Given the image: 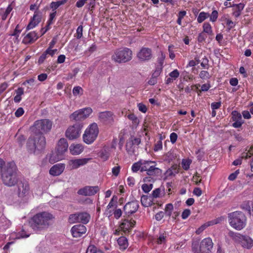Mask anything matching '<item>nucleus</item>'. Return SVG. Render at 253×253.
Masks as SVG:
<instances>
[{"label": "nucleus", "instance_id": "f257e3e1", "mask_svg": "<svg viewBox=\"0 0 253 253\" xmlns=\"http://www.w3.org/2000/svg\"><path fill=\"white\" fill-rule=\"evenodd\" d=\"M52 126V122L48 119H42L35 122L31 127L32 134L27 142V147L30 153L38 154L44 149L46 140L43 133L49 132Z\"/></svg>", "mask_w": 253, "mask_h": 253}, {"label": "nucleus", "instance_id": "f03ea898", "mask_svg": "<svg viewBox=\"0 0 253 253\" xmlns=\"http://www.w3.org/2000/svg\"><path fill=\"white\" fill-rule=\"evenodd\" d=\"M54 219V215L47 211H42L34 215L29 221L31 228L36 233L47 229Z\"/></svg>", "mask_w": 253, "mask_h": 253}, {"label": "nucleus", "instance_id": "7ed1b4c3", "mask_svg": "<svg viewBox=\"0 0 253 253\" xmlns=\"http://www.w3.org/2000/svg\"><path fill=\"white\" fill-rule=\"evenodd\" d=\"M1 177L3 184L6 186H12L17 183V167L14 162L8 163L4 166Z\"/></svg>", "mask_w": 253, "mask_h": 253}, {"label": "nucleus", "instance_id": "20e7f679", "mask_svg": "<svg viewBox=\"0 0 253 253\" xmlns=\"http://www.w3.org/2000/svg\"><path fill=\"white\" fill-rule=\"evenodd\" d=\"M228 218L230 226L237 230H241L246 226L247 217L241 211H235L228 213Z\"/></svg>", "mask_w": 253, "mask_h": 253}, {"label": "nucleus", "instance_id": "39448f33", "mask_svg": "<svg viewBox=\"0 0 253 253\" xmlns=\"http://www.w3.org/2000/svg\"><path fill=\"white\" fill-rule=\"evenodd\" d=\"M132 58V52L128 48L123 47L116 49L111 56V60L115 63H124Z\"/></svg>", "mask_w": 253, "mask_h": 253}, {"label": "nucleus", "instance_id": "423d86ee", "mask_svg": "<svg viewBox=\"0 0 253 253\" xmlns=\"http://www.w3.org/2000/svg\"><path fill=\"white\" fill-rule=\"evenodd\" d=\"M228 236L236 243L240 244L242 247L250 249L253 247V240L248 236L230 231Z\"/></svg>", "mask_w": 253, "mask_h": 253}, {"label": "nucleus", "instance_id": "0eeeda50", "mask_svg": "<svg viewBox=\"0 0 253 253\" xmlns=\"http://www.w3.org/2000/svg\"><path fill=\"white\" fill-rule=\"evenodd\" d=\"M68 148V144L67 140L64 138H60L56 148V157L55 159H53V156H51L49 159V162L51 164H53L63 159L64 154L67 151Z\"/></svg>", "mask_w": 253, "mask_h": 253}, {"label": "nucleus", "instance_id": "6e6552de", "mask_svg": "<svg viewBox=\"0 0 253 253\" xmlns=\"http://www.w3.org/2000/svg\"><path fill=\"white\" fill-rule=\"evenodd\" d=\"M99 133V128L96 123L90 125L85 129L83 138L84 141L87 144L92 143L96 139Z\"/></svg>", "mask_w": 253, "mask_h": 253}, {"label": "nucleus", "instance_id": "1a4fd4ad", "mask_svg": "<svg viewBox=\"0 0 253 253\" xmlns=\"http://www.w3.org/2000/svg\"><path fill=\"white\" fill-rule=\"evenodd\" d=\"M90 219V215L87 212H78L71 214L68 217V222L70 223H81L86 224Z\"/></svg>", "mask_w": 253, "mask_h": 253}, {"label": "nucleus", "instance_id": "9d476101", "mask_svg": "<svg viewBox=\"0 0 253 253\" xmlns=\"http://www.w3.org/2000/svg\"><path fill=\"white\" fill-rule=\"evenodd\" d=\"M83 126L80 124H75L70 126L66 131L65 135L70 140L78 138L81 135Z\"/></svg>", "mask_w": 253, "mask_h": 253}, {"label": "nucleus", "instance_id": "9b49d317", "mask_svg": "<svg viewBox=\"0 0 253 253\" xmlns=\"http://www.w3.org/2000/svg\"><path fill=\"white\" fill-rule=\"evenodd\" d=\"M137 57L141 61H148L153 57L152 50L148 47H142L137 54Z\"/></svg>", "mask_w": 253, "mask_h": 253}, {"label": "nucleus", "instance_id": "f8f14e48", "mask_svg": "<svg viewBox=\"0 0 253 253\" xmlns=\"http://www.w3.org/2000/svg\"><path fill=\"white\" fill-rule=\"evenodd\" d=\"M139 208L138 201H133L127 203L124 207V214L126 216L129 217L135 213Z\"/></svg>", "mask_w": 253, "mask_h": 253}, {"label": "nucleus", "instance_id": "ddd939ff", "mask_svg": "<svg viewBox=\"0 0 253 253\" xmlns=\"http://www.w3.org/2000/svg\"><path fill=\"white\" fill-rule=\"evenodd\" d=\"M135 224V220L132 219H129L127 217L122 220L120 228L125 234L129 233Z\"/></svg>", "mask_w": 253, "mask_h": 253}, {"label": "nucleus", "instance_id": "4468645a", "mask_svg": "<svg viewBox=\"0 0 253 253\" xmlns=\"http://www.w3.org/2000/svg\"><path fill=\"white\" fill-rule=\"evenodd\" d=\"M30 193L29 183L26 181H21L18 184L17 195L19 198H24Z\"/></svg>", "mask_w": 253, "mask_h": 253}, {"label": "nucleus", "instance_id": "2eb2a0df", "mask_svg": "<svg viewBox=\"0 0 253 253\" xmlns=\"http://www.w3.org/2000/svg\"><path fill=\"white\" fill-rule=\"evenodd\" d=\"M213 242L211 238H206L201 242L199 253H210L213 248Z\"/></svg>", "mask_w": 253, "mask_h": 253}, {"label": "nucleus", "instance_id": "dca6fc26", "mask_svg": "<svg viewBox=\"0 0 253 253\" xmlns=\"http://www.w3.org/2000/svg\"><path fill=\"white\" fill-rule=\"evenodd\" d=\"M99 191V188L98 186H86L79 189L77 193L79 195L83 196H92L96 194Z\"/></svg>", "mask_w": 253, "mask_h": 253}, {"label": "nucleus", "instance_id": "f3484780", "mask_svg": "<svg viewBox=\"0 0 253 253\" xmlns=\"http://www.w3.org/2000/svg\"><path fill=\"white\" fill-rule=\"evenodd\" d=\"M71 231L74 237L79 238L86 233V228L83 224H77L72 227Z\"/></svg>", "mask_w": 253, "mask_h": 253}, {"label": "nucleus", "instance_id": "a211bd4d", "mask_svg": "<svg viewBox=\"0 0 253 253\" xmlns=\"http://www.w3.org/2000/svg\"><path fill=\"white\" fill-rule=\"evenodd\" d=\"M40 37L35 31L30 32L24 37L22 42L26 44H31L35 42Z\"/></svg>", "mask_w": 253, "mask_h": 253}, {"label": "nucleus", "instance_id": "6ab92c4d", "mask_svg": "<svg viewBox=\"0 0 253 253\" xmlns=\"http://www.w3.org/2000/svg\"><path fill=\"white\" fill-rule=\"evenodd\" d=\"M89 160L87 158L71 160L69 162V164L72 169H77L87 164Z\"/></svg>", "mask_w": 253, "mask_h": 253}, {"label": "nucleus", "instance_id": "aec40b11", "mask_svg": "<svg viewBox=\"0 0 253 253\" xmlns=\"http://www.w3.org/2000/svg\"><path fill=\"white\" fill-rule=\"evenodd\" d=\"M65 165L63 164H57L53 166L49 170L50 174L53 176H58L64 171Z\"/></svg>", "mask_w": 253, "mask_h": 253}, {"label": "nucleus", "instance_id": "412c9836", "mask_svg": "<svg viewBox=\"0 0 253 253\" xmlns=\"http://www.w3.org/2000/svg\"><path fill=\"white\" fill-rule=\"evenodd\" d=\"M117 197H115L114 196L111 200H110V202L109 203L108 205L107 206V209L105 211V214L107 215L108 217H110L112 215V211L111 210H109L110 209L114 208L115 209L117 208Z\"/></svg>", "mask_w": 253, "mask_h": 253}, {"label": "nucleus", "instance_id": "4be33fe9", "mask_svg": "<svg viewBox=\"0 0 253 253\" xmlns=\"http://www.w3.org/2000/svg\"><path fill=\"white\" fill-rule=\"evenodd\" d=\"M168 237V233L164 231H161L155 239V242L158 245L165 244L167 242Z\"/></svg>", "mask_w": 253, "mask_h": 253}, {"label": "nucleus", "instance_id": "5701e85b", "mask_svg": "<svg viewBox=\"0 0 253 253\" xmlns=\"http://www.w3.org/2000/svg\"><path fill=\"white\" fill-rule=\"evenodd\" d=\"M245 5L243 3L232 4V15L236 18L239 17L241 14L242 11L244 8Z\"/></svg>", "mask_w": 253, "mask_h": 253}, {"label": "nucleus", "instance_id": "b1692460", "mask_svg": "<svg viewBox=\"0 0 253 253\" xmlns=\"http://www.w3.org/2000/svg\"><path fill=\"white\" fill-rule=\"evenodd\" d=\"M70 153L73 155L80 154L84 150V147L80 144H72L69 147Z\"/></svg>", "mask_w": 253, "mask_h": 253}, {"label": "nucleus", "instance_id": "393cba45", "mask_svg": "<svg viewBox=\"0 0 253 253\" xmlns=\"http://www.w3.org/2000/svg\"><path fill=\"white\" fill-rule=\"evenodd\" d=\"M113 113L111 111H106L100 112L98 114L99 120L103 122L109 121L112 119Z\"/></svg>", "mask_w": 253, "mask_h": 253}, {"label": "nucleus", "instance_id": "a878e982", "mask_svg": "<svg viewBox=\"0 0 253 253\" xmlns=\"http://www.w3.org/2000/svg\"><path fill=\"white\" fill-rule=\"evenodd\" d=\"M117 243L119 246L120 250L124 251L127 249L128 246L127 239L125 236H121L117 240Z\"/></svg>", "mask_w": 253, "mask_h": 253}, {"label": "nucleus", "instance_id": "bb28decb", "mask_svg": "<svg viewBox=\"0 0 253 253\" xmlns=\"http://www.w3.org/2000/svg\"><path fill=\"white\" fill-rule=\"evenodd\" d=\"M81 111V109L74 112L70 116V119L76 121H81L84 120L85 118Z\"/></svg>", "mask_w": 253, "mask_h": 253}, {"label": "nucleus", "instance_id": "cd10ccee", "mask_svg": "<svg viewBox=\"0 0 253 253\" xmlns=\"http://www.w3.org/2000/svg\"><path fill=\"white\" fill-rule=\"evenodd\" d=\"M154 164H155V162L154 161L142 160V169H141V171H146L147 172L149 169L152 168Z\"/></svg>", "mask_w": 253, "mask_h": 253}, {"label": "nucleus", "instance_id": "c85d7f7f", "mask_svg": "<svg viewBox=\"0 0 253 253\" xmlns=\"http://www.w3.org/2000/svg\"><path fill=\"white\" fill-rule=\"evenodd\" d=\"M156 164H154V166L152 167V168L149 169V170L146 172L147 174L149 176H158L161 175L162 171V170L156 167Z\"/></svg>", "mask_w": 253, "mask_h": 253}, {"label": "nucleus", "instance_id": "c756f323", "mask_svg": "<svg viewBox=\"0 0 253 253\" xmlns=\"http://www.w3.org/2000/svg\"><path fill=\"white\" fill-rule=\"evenodd\" d=\"M180 169L179 165L174 164L167 170V173L169 176H174L176 174L179 172Z\"/></svg>", "mask_w": 253, "mask_h": 253}, {"label": "nucleus", "instance_id": "7c9ffc66", "mask_svg": "<svg viewBox=\"0 0 253 253\" xmlns=\"http://www.w3.org/2000/svg\"><path fill=\"white\" fill-rule=\"evenodd\" d=\"M203 32L208 35H212L213 31L211 25L209 22H205L203 25Z\"/></svg>", "mask_w": 253, "mask_h": 253}, {"label": "nucleus", "instance_id": "2f4dec72", "mask_svg": "<svg viewBox=\"0 0 253 253\" xmlns=\"http://www.w3.org/2000/svg\"><path fill=\"white\" fill-rule=\"evenodd\" d=\"M127 117L131 121L133 126L136 127L138 126L139 124V120L134 114H129L127 115Z\"/></svg>", "mask_w": 253, "mask_h": 253}, {"label": "nucleus", "instance_id": "473e14b6", "mask_svg": "<svg viewBox=\"0 0 253 253\" xmlns=\"http://www.w3.org/2000/svg\"><path fill=\"white\" fill-rule=\"evenodd\" d=\"M209 16L210 14L209 13L204 11L201 12L197 17V22L199 23H201Z\"/></svg>", "mask_w": 253, "mask_h": 253}, {"label": "nucleus", "instance_id": "72a5a7b5", "mask_svg": "<svg viewBox=\"0 0 253 253\" xmlns=\"http://www.w3.org/2000/svg\"><path fill=\"white\" fill-rule=\"evenodd\" d=\"M192 163V161L189 159H183L182 160L181 166L183 169L188 170L190 168V166Z\"/></svg>", "mask_w": 253, "mask_h": 253}, {"label": "nucleus", "instance_id": "f704fd0d", "mask_svg": "<svg viewBox=\"0 0 253 253\" xmlns=\"http://www.w3.org/2000/svg\"><path fill=\"white\" fill-rule=\"evenodd\" d=\"M38 9V8H37ZM36 22L40 23L42 21V13L40 11L37 9L34 12V15L31 19Z\"/></svg>", "mask_w": 253, "mask_h": 253}, {"label": "nucleus", "instance_id": "c9c22d12", "mask_svg": "<svg viewBox=\"0 0 253 253\" xmlns=\"http://www.w3.org/2000/svg\"><path fill=\"white\" fill-rule=\"evenodd\" d=\"M233 121H243L241 114L237 111H233L231 113Z\"/></svg>", "mask_w": 253, "mask_h": 253}, {"label": "nucleus", "instance_id": "e433bc0d", "mask_svg": "<svg viewBox=\"0 0 253 253\" xmlns=\"http://www.w3.org/2000/svg\"><path fill=\"white\" fill-rule=\"evenodd\" d=\"M142 169V160H139V161L134 163L132 167L131 170L133 172H136L139 170H141Z\"/></svg>", "mask_w": 253, "mask_h": 253}, {"label": "nucleus", "instance_id": "4c0bfd02", "mask_svg": "<svg viewBox=\"0 0 253 253\" xmlns=\"http://www.w3.org/2000/svg\"><path fill=\"white\" fill-rule=\"evenodd\" d=\"M99 156L104 161H105L109 159L110 153L108 150L103 149L100 152Z\"/></svg>", "mask_w": 253, "mask_h": 253}, {"label": "nucleus", "instance_id": "58836bf2", "mask_svg": "<svg viewBox=\"0 0 253 253\" xmlns=\"http://www.w3.org/2000/svg\"><path fill=\"white\" fill-rule=\"evenodd\" d=\"M253 155V145L251 146L249 150L247 152L242 153V158L247 159Z\"/></svg>", "mask_w": 253, "mask_h": 253}, {"label": "nucleus", "instance_id": "ea45409f", "mask_svg": "<svg viewBox=\"0 0 253 253\" xmlns=\"http://www.w3.org/2000/svg\"><path fill=\"white\" fill-rule=\"evenodd\" d=\"M57 15V12H51L50 13L49 15L48 19L47 21V23H48V25H52L55 21V18Z\"/></svg>", "mask_w": 253, "mask_h": 253}, {"label": "nucleus", "instance_id": "a19ab883", "mask_svg": "<svg viewBox=\"0 0 253 253\" xmlns=\"http://www.w3.org/2000/svg\"><path fill=\"white\" fill-rule=\"evenodd\" d=\"M192 180L195 184L199 185L200 183H202V180L201 174L198 172H196L193 176Z\"/></svg>", "mask_w": 253, "mask_h": 253}, {"label": "nucleus", "instance_id": "79ce46f5", "mask_svg": "<svg viewBox=\"0 0 253 253\" xmlns=\"http://www.w3.org/2000/svg\"><path fill=\"white\" fill-rule=\"evenodd\" d=\"M241 208L245 211L249 212L251 214V205L250 204V201H245L241 205Z\"/></svg>", "mask_w": 253, "mask_h": 253}, {"label": "nucleus", "instance_id": "37998d69", "mask_svg": "<svg viewBox=\"0 0 253 253\" xmlns=\"http://www.w3.org/2000/svg\"><path fill=\"white\" fill-rule=\"evenodd\" d=\"M218 17V12L216 10H212L211 13L210 14V21L211 22H215Z\"/></svg>", "mask_w": 253, "mask_h": 253}, {"label": "nucleus", "instance_id": "c03bdc74", "mask_svg": "<svg viewBox=\"0 0 253 253\" xmlns=\"http://www.w3.org/2000/svg\"><path fill=\"white\" fill-rule=\"evenodd\" d=\"M223 220V217H218L216 219H214L213 220H211V221H209L206 223V224L207 225V227H209V226H212V225H213L214 224H218L219 223H220L221 221H222Z\"/></svg>", "mask_w": 253, "mask_h": 253}, {"label": "nucleus", "instance_id": "a18cd8bd", "mask_svg": "<svg viewBox=\"0 0 253 253\" xmlns=\"http://www.w3.org/2000/svg\"><path fill=\"white\" fill-rule=\"evenodd\" d=\"M114 214V218L116 219H119L122 215L123 212L121 209H118L117 208L113 210V212L112 214Z\"/></svg>", "mask_w": 253, "mask_h": 253}, {"label": "nucleus", "instance_id": "49530a36", "mask_svg": "<svg viewBox=\"0 0 253 253\" xmlns=\"http://www.w3.org/2000/svg\"><path fill=\"white\" fill-rule=\"evenodd\" d=\"M83 89L79 86H75L73 89V94L74 96L83 94Z\"/></svg>", "mask_w": 253, "mask_h": 253}, {"label": "nucleus", "instance_id": "de8ad7c7", "mask_svg": "<svg viewBox=\"0 0 253 253\" xmlns=\"http://www.w3.org/2000/svg\"><path fill=\"white\" fill-rule=\"evenodd\" d=\"M81 111H82V112L83 114L85 119L87 118L92 112V110L90 107L82 109H81Z\"/></svg>", "mask_w": 253, "mask_h": 253}, {"label": "nucleus", "instance_id": "09e8293b", "mask_svg": "<svg viewBox=\"0 0 253 253\" xmlns=\"http://www.w3.org/2000/svg\"><path fill=\"white\" fill-rule=\"evenodd\" d=\"M173 209V205L171 203L168 204L165 207V211L167 215L170 216L171 215L172 211Z\"/></svg>", "mask_w": 253, "mask_h": 253}, {"label": "nucleus", "instance_id": "8fccbe9b", "mask_svg": "<svg viewBox=\"0 0 253 253\" xmlns=\"http://www.w3.org/2000/svg\"><path fill=\"white\" fill-rule=\"evenodd\" d=\"M199 77L201 79L205 80L209 79L211 77V76L210 75V73L208 71L202 70L200 73Z\"/></svg>", "mask_w": 253, "mask_h": 253}, {"label": "nucleus", "instance_id": "3c124183", "mask_svg": "<svg viewBox=\"0 0 253 253\" xmlns=\"http://www.w3.org/2000/svg\"><path fill=\"white\" fill-rule=\"evenodd\" d=\"M165 59V54L163 52H161V56L158 58V63L159 64L157 67H161L163 69L164 60Z\"/></svg>", "mask_w": 253, "mask_h": 253}, {"label": "nucleus", "instance_id": "603ef678", "mask_svg": "<svg viewBox=\"0 0 253 253\" xmlns=\"http://www.w3.org/2000/svg\"><path fill=\"white\" fill-rule=\"evenodd\" d=\"M152 188H153L152 184H143L142 185V189L146 193H147L149 192H150L151 191V190L152 189Z\"/></svg>", "mask_w": 253, "mask_h": 253}, {"label": "nucleus", "instance_id": "864d4df0", "mask_svg": "<svg viewBox=\"0 0 253 253\" xmlns=\"http://www.w3.org/2000/svg\"><path fill=\"white\" fill-rule=\"evenodd\" d=\"M83 27L82 25H80L78 27V28L77 29L76 33V37L77 39H80L83 37Z\"/></svg>", "mask_w": 253, "mask_h": 253}, {"label": "nucleus", "instance_id": "5fc2aeb1", "mask_svg": "<svg viewBox=\"0 0 253 253\" xmlns=\"http://www.w3.org/2000/svg\"><path fill=\"white\" fill-rule=\"evenodd\" d=\"M207 38V36L206 33L202 32L199 33L197 38V40L199 42L202 43L205 41L206 38Z\"/></svg>", "mask_w": 253, "mask_h": 253}, {"label": "nucleus", "instance_id": "6e6d98bb", "mask_svg": "<svg viewBox=\"0 0 253 253\" xmlns=\"http://www.w3.org/2000/svg\"><path fill=\"white\" fill-rule=\"evenodd\" d=\"M163 148V143L161 140L158 141L155 144L154 147V151L155 152H157L159 150L162 149Z\"/></svg>", "mask_w": 253, "mask_h": 253}, {"label": "nucleus", "instance_id": "4d7b16f0", "mask_svg": "<svg viewBox=\"0 0 253 253\" xmlns=\"http://www.w3.org/2000/svg\"><path fill=\"white\" fill-rule=\"evenodd\" d=\"M174 48V45L173 44H170L168 46V51L169 53V58L171 59H173L175 55L174 53V51L173 50V48Z\"/></svg>", "mask_w": 253, "mask_h": 253}, {"label": "nucleus", "instance_id": "13d9d810", "mask_svg": "<svg viewBox=\"0 0 253 253\" xmlns=\"http://www.w3.org/2000/svg\"><path fill=\"white\" fill-rule=\"evenodd\" d=\"M211 87V84H204L202 85L201 89L200 90H198L197 91V93L199 94V92H201L202 91H207Z\"/></svg>", "mask_w": 253, "mask_h": 253}, {"label": "nucleus", "instance_id": "bf43d9fd", "mask_svg": "<svg viewBox=\"0 0 253 253\" xmlns=\"http://www.w3.org/2000/svg\"><path fill=\"white\" fill-rule=\"evenodd\" d=\"M162 68L161 67H156L154 72L153 73L152 76L157 79L158 77L162 72Z\"/></svg>", "mask_w": 253, "mask_h": 253}, {"label": "nucleus", "instance_id": "052dcab7", "mask_svg": "<svg viewBox=\"0 0 253 253\" xmlns=\"http://www.w3.org/2000/svg\"><path fill=\"white\" fill-rule=\"evenodd\" d=\"M39 24V23L36 22L35 21L31 19L26 27V30H29L33 29Z\"/></svg>", "mask_w": 253, "mask_h": 253}, {"label": "nucleus", "instance_id": "680f3d73", "mask_svg": "<svg viewBox=\"0 0 253 253\" xmlns=\"http://www.w3.org/2000/svg\"><path fill=\"white\" fill-rule=\"evenodd\" d=\"M169 77L172 78L173 80L177 79L179 76V72L177 69H175L169 74Z\"/></svg>", "mask_w": 253, "mask_h": 253}, {"label": "nucleus", "instance_id": "e2e57ef3", "mask_svg": "<svg viewBox=\"0 0 253 253\" xmlns=\"http://www.w3.org/2000/svg\"><path fill=\"white\" fill-rule=\"evenodd\" d=\"M121 167L119 166H115L112 169V172L113 175L116 177L118 176L120 172Z\"/></svg>", "mask_w": 253, "mask_h": 253}, {"label": "nucleus", "instance_id": "0e129e2a", "mask_svg": "<svg viewBox=\"0 0 253 253\" xmlns=\"http://www.w3.org/2000/svg\"><path fill=\"white\" fill-rule=\"evenodd\" d=\"M97 248L93 245H89L86 251V253H96Z\"/></svg>", "mask_w": 253, "mask_h": 253}, {"label": "nucleus", "instance_id": "69168bd1", "mask_svg": "<svg viewBox=\"0 0 253 253\" xmlns=\"http://www.w3.org/2000/svg\"><path fill=\"white\" fill-rule=\"evenodd\" d=\"M226 25L228 27V31H230L231 29L233 28L235 26V24L234 22H233L230 19H226Z\"/></svg>", "mask_w": 253, "mask_h": 253}, {"label": "nucleus", "instance_id": "338daca9", "mask_svg": "<svg viewBox=\"0 0 253 253\" xmlns=\"http://www.w3.org/2000/svg\"><path fill=\"white\" fill-rule=\"evenodd\" d=\"M12 8V7L10 6V5H9L7 8L6 9L5 12H4V13L3 14V15H2V20H5L6 18H7L8 15L10 13V12L11 11Z\"/></svg>", "mask_w": 253, "mask_h": 253}, {"label": "nucleus", "instance_id": "774afa93", "mask_svg": "<svg viewBox=\"0 0 253 253\" xmlns=\"http://www.w3.org/2000/svg\"><path fill=\"white\" fill-rule=\"evenodd\" d=\"M191 214V211L189 209L184 210L182 212L181 217L183 219H186Z\"/></svg>", "mask_w": 253, "mask_h": 253}]
</instances>
